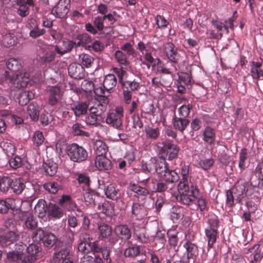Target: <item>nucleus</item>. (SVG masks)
I'll list each match as a JSON object with an SVG mask.
<instances>
[{"instance_id": "nucleus-52", "label": "nucleus", "mask_w": 263, "mask_h": 263, "mask_svg": "<svg viewBox=\"0 0 263 263\" xmlns=\"http://www.w3.org/2000/svg\"><path fill=\"white\" fill-rule=\"evenodd\" d=\"M16 4L19 6L17 12L22 17L27 16L29 12V8L26 5L25 0H16Z\"/></svg>"}, {"instance_id": "nucleus-8", "label": "nucleus", "mask_w": 263, "mask_h": 263, "mask_svg": "<svg viewBox=\"0 0 263 263\" xmlns=\"http://www.w3.org/2000/svg\"><path fill=\"white\" fill-rule=\"evenodd\" d=\"M160 154L168 155V159L172 160L176 158L179 151V148L176 145L171 143L163 142L161 144H157Z\"/></svg>"}, {"instance_id": "nucleus-26", "label": "nucleus", "mask_w": 263, "mask_h": 263, "mask_svg": "<svg viewBox=\"0 0 263 263\" xmlns=\"http://www.w3.org/2000/svg\"><path fill=\"white\" fill-rule=\"evenodd\" d=\"M47 214L51 218L59 219L63 215V210L58 205L50 202L48 205Z\"/></svg>"}, {"instance_id": "nucleus-22", "label": "nucleus", "mask_w": 263, "mask_h": 263, "mask_svg": "<svg viewBox=\"0 0 263 263\" xmlns=\"http://www.w3.org/2000/svg\"><path fill=\"white\" fill-rule=\"evenodd\" d=\"M55 53H57V50L54 45L47 47L41 57V61L45 63L52 62L55 59Z\"/></svg>"}, {"instance_id": "nucleus-43", "label": "nucleus", "mask_w": 263, "mask_h": 263, "mask_svg": "<svg viewBox=\"0 0 263 263\" xmlns=\"http://www.w3.org/2000/svg\"><path fill=\"white\" fill-rule=\"evenodd\" d=\"M134 236L141 243H147L149 240L148 235L143 228H140L139 230H135L134 232Z\"/></svg>"}, {"instance_id": "nucleus-40", "label": "nucleus", "mask_w": 263, "mask_h": 263, "mask_svg": "<svg viewBox=\"0 0 263 263\" xmlns=\"http://www.w3.org/2000/svg\"><path fill=\"white\" fill-rule=\"evenodd\" d=\"M1 146L8 157L12 156L14 154L15 151V147L10 140H3L1 143Z\"/></svg>"}, {"instance_id": "nucleus-13", "label": "nucleus", "mask_w": 263, "mask_h": 263, "mask_svg": "<svg viewBox=\"0 0 263 263\" xmlns=\"http://www.w3.org/2000/svg\"><path fill=\"white\" fill-rule=\"evenodd\" d=\"M147 214L146 208L144 203H141L138 200L134 202L132 206V215L137 220H140L145 217Z\"/></svg>"}, {"instance_id": "nucleus-27", "label": "nucleus", "mask_w": 263, "mask_h": 263, "mask_svg": "<svg viewBox=\"0 0 263 263\" xmlns=\"http://www.w3.org/2000/svg\"><path fill=\"white\" fill-rule=\"evenodd\" d=\"M104 192L107 198L114 200H117L121 195L119 189L114 184H110L105 187Z\"/></svg>"}, {"instance_id": "nucleus-23", "label": "nucleus", "mask_w": 263, "mask_h": 263, "mask_svg": "<svg viewBox=\"0 0 263 263\" xmlns=\"http://www.w3.org/2000/svg\"><path fill=\"white\" fill-rule=\"evenodd\" d=\"M250 73L254 79H263V61L260 63L253 62Z\"/></svg>"}, {"instance_id": "nucleus-14", "label": "nucleus", "mask_w": 263, "mask_h": 263, "mask_svg": "<svg viewBox=\"0 0 263 263\" xmlns=\"http://www.w3.org/2000/svg\"><path fill=\"white\" fill-rule=\"evenodd\" d=\"M70 7V0H60L54 9L52 10V13L57 17L63 18L65 17Z\"/></svg>"}, {"instance_id": "nucleus-10", "label": "nucleus", "mask_w": 263, "mask_h": 263, "mask_svg": "<svg viewBox=\"0 0 263 263\" xmlns=\"http://www.w3.org/2000/svg\"><path fill=\"white\" fill-rule=\"evenodd\" d=\"M114 232L118 238L123 242H127L128 245L131 244L130 239L132 236L130 229L126 224H119L115 227Z\"/></svg>"}, {"instance_id": "nucleus-32", "label": "nucleus", "mask_w": 263, "mask_h": 263, "mask_svg": "<svg viewBox=\"0 0 263 263\" xmlns=\"http://www.w3.org/2000/svg\"><path fill=\"white\" fill-rule=\"evenodd\" d=\"M17 43V37L12 33H6L3 35L2 44L6 47H11Z\"/></svg>"}, {"instance_id": "nucleus-33", "label": "nucleus", "mask_w": 263, "mask_h": 263, "mask_svg": "<svg viewBox=\"0 0 263 263\" xmlns=\"http://www.w3.org/2000/svg\"><path fill=\"white\" fill-rule=\"evenodd\" d=\"M48 205L45 200L40 199L34 207L35 213L39 217H44L47 212Z\"/></svg>"}, {"instance_id": "nucleus-17", "label": "nucleus", "mask_w": 263, "mask_h": 263, "mask_svg": "<svg viewBox=\"0 0 263 263\" xmlns=\"http://www.w3.org/2000/svg\"><path fill=\"white\" fill-rule=\"evenodd\" d=\"M78 249L79 252L83 254H88L91 252L95 253L101 250L97 241L92 242H81L79 244Z\"/></svg>"}, {"instance_id": "nucleus-30", "label": "nucleus", "mask_w": 263, "mask_h": 263, "mask_svg": "<svg viewBox=\"0 0 263 263\" xmlns=\"http://www.w3.org/2000/svg\"><path fill=\"white\" fill-rule=\"evenodd\" d=\"M89 106V111L92 114H93L98 117L100 116L105 110L106 106L102 104L100 101H97L91 105V103L88 104Z\"/></svg>"}, {"instance_id": "nucleus-19", "label": "nucleus", "mask_w": 263, "mask_h": 263, "mask_svg": "<svg viewBox=\"0 0 263 263\" xmlns=\"http://www.w3.org/2000/svg\"><path fill=\"white\" fill-rule=\"evenodd\" d=\"M95 165L99 170L109 171L111 170V162L106 155L97 156L95 159Z\"/></svg>"}, {"instance_id": "nucleus-2", "label": "nucleus", "mask_w": 263, "mask_h": 263, "mask_svg": "<svg viewBox=\"0 0 263 263\" xmlns=\"http://www.w3.org/2000/svg\"><path fill=\"white\" fill-rule=\"evenodd\" d=\"M178 194L176 198L185 205L192 204L198 195V190L192 184L178 185Z\"/></svg>"}, {"instance_id": "nucleus-6", "label": "nucleus", "mask_w": 263, "mask_h": 263, "mask_svg": "<svg viewBox=\"0 0 263 263\" xmlns=\"http://www.w3.org/2000/svg\"><path fill=\"white\" fill-rule=\"evenodd\" d=\"M163 52L168 60L174 64H178V68L182 62H184V54L180 51H178L175 45L171 43L165 45Z\"/></svg>"}, {"instance_id": "nucleus-53", "label": "nucleus", "mask_w": 263, "mask_h": 263, "mask_svg": "<svg viewBox=\"0 0 263 263\" xmlns=\"http://www.w3.org/2000/svg\"><path fill=\"white\" fill-rule=\"evenodd\" d=\"M25 187L24 184L20 179H14L11 180L10 189L16 194H20L22 192Z\"/></svg>"}, {"instance_id": "nucleus-61", "label": "nucleus", "mask_w": 263, "mask_h": 263, "mask_svg": "<svg viewBox=\"0 0 263 263\" xmlns=\"http://www.w3.org/2000/svg\"><path fill=\"white\" fill-rule=\"evenodd\" d=\"M77 39L79 41L78 42L76 43V46H84L91 42V38L87 33H83L77 36Z\"/></svg>"}, {"instance_id": "nucleus-15", "label": "nucleus", "mask_w": 263, "mask_h": 263, "mask_svg": "<svg viewBox=\"0 0 263 263\" xmlns=\"http://www.w3.org/2000/svg\"><path fill=\"white\" fill-rule=\"evenodd\" d=\"M26 27L30 30L29 35L32 38H36L46 32L45 29L39 28L37 21L33 18L28 20Z\"/></svg>"}, {"instance_id": "nucleus-20", "label": "nucleus", "mask_w": 263, "mask_h": 263, "mask_svg": "<svg viewBox=\"0 0 263 263\" xmlns=\"http://www.w3.org/2000/svg\"><path fill=\"white\" fill-rule=\"evenodd\" d=\"M68 73L74 79H81L84 76V69L82 65L77 63L70 64L68 68Z\"/></svg>"}, {"instance_id": "nucleus-31", "label": "nucleus", "mask_w": 263, "mask_h": 263, "mask_svg": "<svg viewBox=\"0 0 263 263\" xmlns=\"http://www.w3.org/2000/svg\"><path fill=\"white\" fill-rule=\"evenodd\" d=\"M93 149L97 156L106 155L108 151L106 143L101 140H97L94 142Z\"/></svg>"}, {"instance_id": "nucleus-29", "label": "nucleus", "mask_w": 263, "mask_h": 263, "mask_svg": "<svg viewBox=\"0 0 263 263\" xmlns=\"http://www.w3.org/2000/svg\"><path fill=\"white\" fill-rule=\"evenodd\" d=\"M76 42L71 41H63L61 45H54L57 50V54L62 55L71 51Z\"/></svg>"}, {"instance_id": "nucleus-50", "label": "nucleus", "mask_w": 263, "mask_h": 263, "mask_svg": "<svg viewBox=\"0 0 263 263\" xmlns=\"http://www.w3.org/2000/svg\"><path fill=\"white\" fill-rule=\"evenodd\" d=\"M93 256L85 255L81 258L80 263H103L102 259L95 253L92 254Z\"/></svg>"}, {"instance_id": "nucleus-41", "label": "nucleus", "mask_w": 263, "mask_h": 263, "mask_svg": "<svg viewBox=\"0 0 263 263\" xmlns=\"http://www.w3.org/2000/svg\"><path fill=\"white\" fill-rule=\"evenodd\" d=\"M128 247L125 249L124 255L126 257L134 258L137 256L140 252V248L137 245L130 244Z\"/></svg>"}, {"instance_id": "nucleus-60", "label": "nucleus", "mask_w": 263, "mask_h": 263, "mask_svg": "<svg viewBox=\"0 0 263 263\" xmlns=\"http://www.w3.org/2000/svg\"><path fill=\"white\" fill-rule=\"evenodd\" d=\"M45 138L42 132L37 130L35 131L32 137V141L33 144L36 146H40L44 141Z\"/></svg>"}, {"instance_id": "nucleus-36", "label": "nucleus", "mask_w": 263, "mask_h": 263, "mask_svg": "<svg viewBox=\"0 0 263 263\" xmlns=\"http://www.w3.org/2000/svg\"><path fill=\"white\" fill-rule=\"evenodd\" d=\"M190 166L188 165H183L181 170V179L178 185H190L191 177L189 176Z\"/></svg>"}, {"instance_id": "nucleus-12", "label": "nucleus", "mask_w": 263, "mask_h": 263, "mask_svg": "<svg viewBox=\"0 0 263 263\" xmlns=\"http://www.w3.org/2000/svg\"><path fill=\"white\" fill-rule=\"evenodd\" d=\"M9 81L17 88H24L29 84L30 78L27 73H20L11 77Z\"/></svg>"}, {"instance_id": "nucleus-51", "label": "nucleus", "mask_w": 263, "mask_h": 263, "mask_svg": "<svg viewBox=\"0 0 263 263\" xmlns=\"http://www.w3.org/2000/svg\"><path fill=\"white\" fill-rule=\"evenodd\" d=\"M115 58L117 62L121 65L128 66L129 64L127 60V55L121 50H118L115 53Z\"/></svg>"}, {"instance_id": "nucleus-44", "label": "nucleus", "mask_w": 263, "mask_h": 263, "mask_svg": "<svg viewBox=\"0 0 263 263\" xmlns=\"http://www.w3.org/2000/svg\"><path fill=\"white\" fill-rule=\"evenodd\" d=\"M184 248L186 249L187 257L188 259L193 258L198 254L197 247L194 243L187 241L183 245Z\"/></svg>"}, {"instance_id": "nucleus-9", "label": "nucleus", "mask_w": 263, "mask_h": 263, "mask_svg": "<svg viewBox=\"0 0 263 263\" xmlns=\"http://www.w3.org/2000/svg\"><path fill=\"white\" fill-rule=\"evenodd\" d=\"M16 246L18 247V251H10L7 253L8 259L17 263H32L33 258L25 259V256L23 252L26 246L17 245Z\"/></svg>"}, {"instance_id": "nucleus-49", "label": "nucleus", "mask_w": 263, "mask_h": 263, "mask_svg": "<svg viewBox=\"0 0 263 263\" xmlns=\"http://www.w3.org/2000/svg\"><path fill=\"white\" fill-rule=\"evenodd\" d=\"M28 256H25V259L33 258L32 263H34L36 259V255L39 252V247L35 244H30L27 248Z\"/></svg>"}, {"instance_id": "nucleus-16", "label": "nucleus", "mask_w": 263, "mask_h": 263, "mask_svg": "<svg viewBox=\"0 0 263 263\" xmlns=\"http://www.w3.org/2000/svg\"><path fill=\"white\" fill-rule=\"evenodd\" d=\"M53 260L55 263H74L69 254L67 248L61 249L53 255Z\"/></svg>"}, {"instance_id": "nucleus-64", "label": "nucleus", "mask_w": 263, "mask_h": 263, "mask_svg": "<svg viewBox=\"0 0 263 263\" xmlns=\"http://www.w3.org/2000/svg\"><path fill=\"white\" fill-rule=\"evenodd\" d=\"M98 210L106 215H111L112 214V206L108 202H104L98 205Z\"/></svg>"}, {"instance_id": "nucleus-5", "label": "nucleus", "mask_w": 263, "mask_h": 263, "mask_svg": "<svg viewBox=\"0 0 263 263\" xmlns=\"http://www.w3.org/2000/svg\"><path fill=\"white\" fill-rule=\"evenodd\" d=\"M67 154L70 160L74 162H82L88 157L86 150L76 143H72L67 146Z\"/></svg>"}, {"instance_id": "nucleus-45", "label": "nucleus", "mask_w": 263, "mask_h": 263, "mask_svg": "<svg viewBox=\"0 0 263 263\" xmlns=\"http://www.w3.org/2000/svg\"><path fill=\"white\" fill-rule=\"evenodd\" d=\"M205 232L208 240V246L209 248H212L217 239V230L206 228Z\"/></svg>"}, {"instance_id": "nucleus-25", "label": "nucleus", "mask_w": 263, "mask_h": 263, "mask_svg": "<svg viewBox=\"0 0 263 263\" xmlns=\"http://www.w3.org/2000/svg\"><path fill=\"white\" fill-rule=\"evenodd\" d=\"M48 101L51 105H54L58 102L62 96L60 89L58 87H52L48 91Z\"/></svg>"}, {"instance_id": "nucleus-39", "label": "nucleus", "mask_w": 263, "mask_h": 263, "mask_svg": "<svg viewBox=\"0 0 263 263\" xmlns=\"http://www.w3.org/2000/svg\"><path fill=\"white\" fill-rule=\"evenodd\" d=\"M117 83V79L115 76L112 74H109L104 78L103 86L105 90L109 91L116 86Z\"/></svg>"}, {"instance_id": "nucleus-11", "label": "nucleus", "mask_w": 263, "mask_h": 263, "mask_svg": "<svg viewBox=\"0 0 263 263\" xmlns=\"http://www.w3.org/2000/svg\"><path fill=\"white\" fill-rule=\"evenodd\" d=\"M149 179V178L147 177L146 179L140 180L139 177L138 182L141 183L144 187H142L135 184H130V190L135 193L138 197L140 196L143 197L147 196L149 191H152L151 186L147 184Z\"/></svg>"}, {"instance_id": "nucleus-18", "label": "nucleus", "mask_w": 263, "mask_h": 263, "mask_svg": "<svg viewBox=\"0 0 263 263\" xmlns=\"http://www.w3.org/2000/svg\"><path fill=\"white\" fill-rule=\"evenodd\" d=\"M21 201L20 199L8 198L6 200H0V213H6L9 209H17V203H20Z\"/></svg>"}, {"instance_id": "nucleus-21", "label": "nucleus", "mask_w": 263, "mask_h": 263, "mask_svg": "<svg viewBox=\"0 0 263 263\" xmlns=\"http://www.w3.org/2000/svg\"><path fill=\"white\" fill-rule=\"evenodd\" d=\"M59 204L64 209L68 211H74L77 208V204L68 195H63L59 199Z\"/></svg>"}, {"instance_id": "nucleus-38", "label": "nucleus", "mask_w": 263, "mask_h": 263, "mask_svg": "<svg viewBox=\"0 0 263 263\" xmlns=\"http://www.w3.org/2000/svg\"><path fill=\"white\" fill-rule=\"evenodd\" d=\"M173 121L175 128L182 133L185 130L190 123L189 120L181 117H175L173 119Z\"/></svg>"}, {"instance_id": "nucleus-59", "label": "nucleus", "mask_w": 263, "mask_h": 263, "mask_svg": "<svg viewBox=\"0 0 263 263\" xmlns=\"http://www.w3.org/2000/svg\"><path fill=\"white\" fill-rule=\"evenodd\" d=\"M76 178L80 184H84L87 186L90 184V179L87 174L85 173L75 174Z\"/></svg>"}, {"instance_id": "nucleus-3", "label": "nucleus", "mask_w": 263, "mask_h": 263, "mask_svg": "<svg viewBox=\"0 0 263 263\" xmlns=\"http://www.w3.org/2000/svg\"><path fill=\"white\" fill-rule=\"evenodd\" d=\"M258 189L257 185H253L252 182H247L243 180H239L235 184L233 190H235L234 193L237 196L236 200L240 202L243 195H245L248 197H250L257 192Z\"/></svg>"}, {"instance_id": "nucleus-47", "label": "nucleus", "mask_w": 263, "mask_h": 263, "mask_svg": "<svg viewBox=\"0 0 263 263\" xmlns=\"http://www.w3.org/2000/svg\"><path fill=\"white\" fill-rule=\"evenodd\" d=\"M144 131L145 133L146 137L147 139L152 140H156L160 135V132L158 128H153L149 125L145 126Z\"/></svg>"}, {"instance_id": "nucleus-4", "label": "nucleus", "mask_w": 263, "mask_h": 263, "mask_svg": "<svg viewBox=\"0 0 263 263\" xmlns=\"http://www.w3.org/2000/svg\"><path fill=\"white\" fill-rule=\"evenodd\" d=\"M34 241H41L44 247L52 248L57 241V237L53 233L45 231L41 228L37 229L32 234Z\"/></svg>"}, {"instance_id": "nucleus-54", "label": "nucleus", "mask_w": 263, "mask_h": 263, "mask_svg": "<svg viewBox=\"0 0 263 263\" xmlns=\"http://www.w3.org/2000/svg\"><path fill=\"white\" fill-rule=\"evenodd\" d=\"M32 93L27 91H22L20 92L18 97V103L22 105H26L31 99Z\"/></svg>"}, {"instance_id": "nucleus-1", "label": "nucleus", "mask_w": 263, "mask_h": 263, "mask_svg": "<svg viewBox=\"0 0 263 263\" xmlns=\"http://www.w3.org/2000/svg\"><path fill=\"white\" fill-rule=\"evenodd\" d=\"M155 172L159 177L163 178L169 182H175L179 180V175L174 171L168 169L165 159L161 157L156 160L153 159Z\"/></svg>"}, {"instance_id": "nucleus-28", "label": "nucleus", "mask_w": 263, "mask_h": 263, "mask_svg": "<svg viewBox=\"0 0 263 263\" xmlns=\"http://www.w3.org/2000/svg\"><path fill=\"white\" fill-rule=\"evenodd\" d=\"M19 238V235L14 231H10L5 235L0 236V242L3 246H8Z\"/></svg>"}, {"instance_id": "nucleus-35", "label": "nucleus", "mask_w": 263, "mask_h": 263, "mask_svg": "<svg viewBox=\"0 0 263 263\" xmlns=\"http://www.w3.org/2000/svg\"><path fill=\"white\" fill-rule=\"evenodd\" d=\"M153 186H151V190L153 192H164L168 188V181L163 182L162 181H157L155 178L152 180Z\"/></svg>"}, {"instance_id": "nucleus-57", "label": "nucleus", "mask_w": 263, "mask_h": 263, "mask_svg": "<svg viewBox=\"0 0 263 263\" xmlns=\"http://www.w3.org/2000/svg\"><path fill=\"white\" fill-rule=\"evenodd\" d=\"M72 130L75 135L88 137L89 133L84 130V126L79 123H75L72 126Z\"/></svg>"}, {"instance_id": "nucleus-55", "label": "nucleus", "mask_w": 263, "mask_h": 263, "mask_svg": "<svg viewBox=\"0 0 263 263\" xmlns=\"http://www.w3.org/2000/svg\"><path fill=\"white\" fill-rule=\"evenodd\" d=\"M37 226V222L36 221L35 218L30 213L24 221L25 227L27 229L32 230L35 229Z\"/></svg>"}, {"instance_id": "nucleus-48", "label": "nucleus", "mask_w": 263, "mask_h": 263, "mask_svg": "<svg viewBox=\"0 0 263 263\" xmlns=\"http://www.w3.org/2000/svg\"><path fill=\"white\" fill-rule=\"evenodd\" d=\"M79 62L81 65L83 67L87 68L90 67L93 63L94 59L89 54H81L79 55Z\"/></svg>"}, {"instance_id": "nucleus-58", "label": "nucleus", "mask_w": 263, "mask_h": 263, "mask_svg": "<svg viewBox=\"0 0 263 263\" xmlns=\"http://www.w3.org/2000/svg\"><path fill=\"white\" fill-rule=\"evenodd\" d=\"M122 51L126 52V54L133 57L136 55V51L129 42H126L120 48Z\"/></svg>"}, {"instance_id": "nucleus-24", "label": "nucleus", "mask_w": 263, "mask_h": 263, "mask_svg": "<svg viewBox=\"0 0 263 263\" xmlns=\"http://www.w3.org/2000/svg\"><path fill=\"white\" fill-rule=\"evenodd\" d=\"M41 107L36 102H32L27 107V114L33 121H37L39 119Z\"/></svg>"}, {"instance_id": "nucleus-62", "label": "nucleus", "mask_w": 263, "mask_h": 263, "mask_svg": "<svg viewBox=\"0 0 263 263\" xmlns=\"http://www.w3.org/2000/svg\"><path fill=\"white\" fill-rule=\"evenodd\" d=\"M11 179L8 177H4L0 181V189L3 192H6L10 188Z\"/></svg>"}, {"instance_id": "nucleus-34", "label": "nucleus", "mask_w": 263, "mask_h": 263, "mask_svg": "<svg viewBox=\"0 0 263 263\" xmlns=\"http://www.w3.org/2000/svg\"><path fill=\"white\" fill-rule=\"evenodd\" d=\"M203 140L209 144H212L215 141L216 134L215 130L210 126L206 127L203 132Z\"/></svg>"}, {"instance_id": "nucleus-7", "label": "nucleus", "mask_w": 263, "mask_h": 263, "mask_svg": "<svg viewBox=\"0 0 263 263\" xmlns=\"http://www.w3.org/2000/svg\"><path fill=\"white\" fill-rule=\"evenodd\" d=\"M123 109L121 106L117 107L114 111L109 113L106 119V122L114 127L119 129L122 124Z\"/></svg>"}, {"instance_id": "nucleus-42", "label": "nucleus", "mask_w": 263, "mask_h": 263, "mask_svg": "<svg viewBox=\"0 0 263 263\" xmlns=\"http://www.w3.org/2000/svg\"><path fill=\"white\" fill-rule=\"evenodd\" d=\"M6 64L8 69L14 72L20 70L22 67L20 60L16 58L9 59Z\"/></svg>"}, {"instance_id": "nucleus-63", "label": "nucleus", "mask_w": 263, "mask_h": 263, "mask_svg": "<svg viewBox=\"0 0 263 263\" xmlns=\"http://www.w3.org/2000/svg\"><path fill=\"white\" fill-rule=\"evenodd\" d=\"M214 163L213 158L204 159L200 160L199 165L200 167L205 171L210 169Z\"/></svg>"}, {"instance_id": "nucleus-37", "label": "nucleus", "mask_w": 263, "mask_h": 263, "mask_svg": "<svg viewBox=\"0 0 263 263\" xmlns=\"http://www.w3.org/2000/svg\"><path fill=\"white\" fill-rule=\"evenodd\" d=\"M71 109L76 116H80L86 114L88 104L85 102L77 103L71 105Z\"/></svg>"}, {"instance_id": "nucleus-56", "label": "nucleus", "mask_w": 263, "mask_h": 263, "mask_svg": "<svg viewBox=\"0 0 263 263\" xmlns=\"http://www.w3.org/2000/svg\"><path fill=\"white\" fill-rule=\"evenodd\" d=\"M248 157V152L246 148H242L239 153V160L238 166L241 171L246 168V161Z\"/></svg>"}, {"instance_id": "nucleus-46", "label": "nucleus", "mask_w": 263, "mask_h": 263, "mask_svg": "<svg viewBox=\"0 0 263 263\" xmlns=\"http://www.w3.org/2000/svg\"><path fill=\"white\" fill-rule=\"evenodd\" d=\"M98 230L99 231V237L102 239L108 238L112 233L111 228L107 224L103 223L98 226Z\"/></svg>"}]
</instances>
